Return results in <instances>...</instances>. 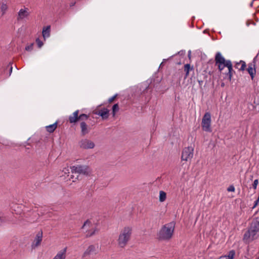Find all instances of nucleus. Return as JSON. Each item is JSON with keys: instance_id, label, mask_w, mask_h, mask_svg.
<instances>
[{"instance_id": "f257e3e1", "label": "nucleus", "mask_w": 259, "mask_h": 259, "mask_svg": "<svg viewBox=\"0 0 259 259\" xmlns=\"http://www.w3.org/2000/svg\"><path fill=\"white\" fill-rule=\"evenodd\" d=\"M132 233L133 228L129 226H125L120 230L117 239V244L119 248H123L127 245Z\"/></svg>"}, {"instance_id": "f03ea898", "label": "nucleus", "mask_w": 259, "mask_h": 259, "mask_svg": "<svg viewBox=\"0 0 259 259\" xmlns=\"http://www.w3.org/2000/svg\"><path fill=\"white\" fill-rule=\"evenodd\" d=\"M259 234V219L253 221L248 230L244 234L243 240L244 242L248 243L258 237Z\"/></svg>"}, {"instance_id": "7ed1b4c3", "label": "nucleus", "mask_w": 259, "mask_h": 259, "mask_svg": "<svg viewBox=\"0 0 259 259\" xmlns=\"http://www.w3.org/2000/svg\"><path fill=\"white\" fill-rule=\"evenodd\" d=\"M174 230V223L170 222L164 225L157 233V238L160 240H169L172 237Z\"/></svg>"}, {"instance_id": "20e7f679", "label": "nucleus", "mask_w": 259, "mask_h": 259, "mask_svg": "<svg viewBox=\"0 0 259 259\" xmlns=\"http://www.w3.org/2000/svg\"><path fill=\"white\" fill-rule=\"evenodd\" d=\"M215 60L216 64L218 65V67L220 71H222L226 67L228 69L229 72H231L232 70L231 62L229 60H226L220 52L217 53Z\"/></svg>"}, {"instance_id": "39448f33", "label": "nucleus", "mask_w": 259, "mask_h": 259, "mask_svg": "<svg viewBox=\"0 0 259 259\" xmlns=\"http://www.w3.org/2000/svg\"><path fill=\"white\" fill-rule=\"evenodd\" d=\"M211 115L208 112L205 113L202 120V129L206 132H211Z\"/></svg>"}, {"instance_id": "423d86ee", "label": "nucleus", "mask_w": 259, "mask_h": 259, "mask_svg": "<svg viewBox=\"0 0 259 259\" xmlns=\"http://www.w3.org/2000/svg\"><path fill=\"white\" fill-rule=\"evenodd\" d=\"M194 148L192 146L185 147L182 153V160L184 161L190 160L193 156Z\"/></svg>"}, {"instance_id": "0eeeda50", "label": "nucleus", "mask_w": 259, "mask_h": 259, "mask_svg": "<svg viewBox=\"0 0 259 259\" xmlns=\"http://www.w3.org/2000/svg\"><path fill=\"white\" fill-rule=\"evenodd\" d=\"M72 173L89 175L91 172L89 167L86 165H77L71 167Z\"/></svg>"}, {"instance_id": "6e6552de", "label": "nucleus", "mask_w": 259, "mask_h": 259, "mask_svg": "<svg viewBox=\"0 0 259 259\" xmlns=\"http://www.w3.org/2000/svg\"><path fill=\"white\" fill-rule=\"evenodd\" d=\"M97 253V247L94 245H90L84 252L82 257L88 259L93 257Z\"/></svg>"}, {"instance_id": "1a4fd4ad", "label": "nucleus", "mask_w": 259, "mask_h": 259, "mask_svg": "<svg viewBox=\"0 0 259 259\" xmlns=\"http://www.w3.org/2000/svg\"><path fill=\"white\" fill-rule=\"evenodd\" d=\"M30 14L29 9L28 8L24 7L19 10L17 14V20L23 21L28 18Z\"/></svg>"}, {"instance_id": "9d476101", "label": "nucleus", "mask_w": 259, "mask_h": 259, "mask_svg": "<svg viewBox=\"0 0 259 259\" xmlns=\"http://www.w3.org/2000/svg\"><path fill=\"white\" fill-rule=\"evenodd\" d=\"M79 147L83 149H91L95 147V143L91 140L84 139L79 143Z\"/></svg>"}, {"instance_id": "9b49d317", "label": "nucleus", "mask_w": 259, "mask_h": 259, "mask_svg": "<svg viewBox=\"0 0 259 259\" xmlns=\"http://www.w3.org/2000/svg\"><path fill=\"white\" fill-rule=\"evenodd\" d=\"M67 247H65L58 251L53 259H66Z\"/></svg>"}, {"instance_id": "f8f14e48", "label": "nucleus", "mask_w": 259, "mask_h": 259, "mask_svg": "<svg viewBox=\"0 0 259 259\" xmlns=\"http://www.w3.org/2000/svg\"><path fill=\"white\" fill-rule=\"evenodd\" d=\"M109 112V110L106 108H104L99 110V111H96L95 114L101 116L102 119H106L108 117Z\"/></svg>"}, {"instance_id": "ddd939ff", "label": "nucleus", "mask_w": 259, "mask_h": 259, "mask_svg": "<svg viewBox=\"0 0 259 259\" xmlns=\"http://www.w3.org/2000/svg\"><path fill=\"white\" fill-rule=\"evenodd\" d=\"M42 241V234H38L36 235L34 240L32 243V247L34 248L38 246Z\"/></svg>"}, {"instance_id": "4468645a", "label": "nucleus", "mask_w": 259, "mask_h": 259, "mask_svg": "<svg viewBox=\"0 0 259 259\" xmlns=\"http://www.w3.org/2000/svg\"><path fill=\"white\" fill-rule=\"evenodd\" d=\"M81 133L82 136L88 134L90 132V128L84 122L80 123Z\"/></svg>"}, {"instance_id": "2eb2a0df", "label": "nucleus", "mask_w": 259, "mask_h": 259, "mask_svg": "<svg viewBox=\"0 0 259 259\" xmlns=\"http://www.w3.org/2000/svg\"><path fill=\"white\" fill-rule=\"evenodd\" d=\"M78 110L75 111L72 115L70 116L69 119L70 123L76 122L78 119Z\"/></svg>"}, {"instance_id": "dca6fc26", "label": "nucleus", "mask_w": 259, "mask_h": 259, "mask_svg": "<svg viewBox=\"0 0 259 259\" xmlns=\"http://www.w3.org/2000/svg\"><path fill=\"white\" fill-rule=\"evenodd\" d=\"M247 71L250 75L251 76V78L253 79L254 77V75L255 73L254 65L253 64H249L248 65V67L247 68Z\"/></svg>"}, {"instance_id": "f3484780", "label": "nucleus", "mask_w": 259, "mask_h": 259, "mask_svg": "<svg viewBox=\"0 0 259 259\" xmlns=\"http://www.w3.org/2000/svg\"><path fill=\"white\" fill-rule=\"evenodd\" d=\"M82 229L85 230L86 231H89L90 229H94L93 225L90 221H87L82 226Z\"/></svg>"}, {"instance_id": "a211bd4d", "label": "nucleus", "mask_w": 259, "mask_h": 259, "mask_svg": "<svg viewBox=\"0 0 259 259\" xmlns=\"http://www.w3.org/2000/svg\"><path fill=\"white\" fill-rule=\"evenodd\" d=\"M235 254L234 250H231L227 255L222 256L218 259H233Z\"/></svg>"}, {"instance_id": "6ab92c4d", "label": "nucleus", "mask_w": 259, "mask_h": 259, "mask_svg": "<svg viewBox=\"0 0 259 259\" xmlns=\"http://www.w3.org/2000/svg\"><path fill=\"white\" fill-rule=\"evenodd\" d=\"M166 198V194L165 192L163 191H160L159 192V200L161 202H164Z\"/></svg>"}, {"instance_id": "aec40b11", "label": "nucleus", "mask_w": 259, "mask_h": 259, "mask_svg": "<svg viewBox=\"0 0 259 259\" xmlns=\"http://www.w3.org/2000/svg\"><path fill=\"white\" fill-rule=\"evenodd\" d=\"M57 128V123H54V124H51L50 125L46 126V129L48 132L50 133L53 132L55 129Z\"/></svg>"}, {"instance_id": "412c9836", "label": "nucleus", "mask_w": 259, "mask_h": 259, "mask_svg": "<svg viewBox=\"0 0 259 259\" xmlns=\"http://www.w3.org/2000/svg\"><path fill=\"white\" fill-rule=\"evenodd\" d=\"M42 35L44 38H47L50 36V27L44 29L42 31Z\"/></svg>"}, {"instance_id": "4be33fe9", "label": "nucleus", "mask_w": 259, "mask_h": 259, "mask_svg": "<svg viewBox=\"0 0 259 259\" xmlns=\"http://www.w3.org/2000/svg\"><path fill=\"white\" fill-rule=\"evenodd\" d=\"M119 110V107L117 104H114L112 107V114L114 116L116 113Z\"/></svg>"}, {"instance_id": "5701e85b", "label": "nucleus", "mask_w": 259, "mask_h": 259, "mask_svg": "<svg viewBox=\"0 0 259 259\" xmlns=\"http://www.w3.org/2000/svg\"><path fill=\"white\" fill-rule=\"evenodd\" d=\"M33 44H31L25 47V50L27 51H31L33 49Z\"/></svg>"}, {"instance_id": "b1692460", "label": "nucleus", "mask_w": 259, "mask_h": 259, "mask_svg": "<svg viewBox=\"0 0 259 259\" xmlns=\"http://www.w3.org/2000/svg\"><path fill=\"white\" fill-rule=\"evenodd\" d=\"M88 118V116L84 114H82L78 117V119L81 120H85L87 119Z\"/></svg>"}, {"instance_id": "393cba45", "label": "nucleus", "mask_w": 259, "mask_h": 259, "mask_svg": "<svg viewBox=\"0 0 259 259\" xmlns=\"http://www.w3.org/2000/svg\"><path fill=\"white\" fill-rule=\"evenodd\" d=\"M239 64L241 65V67H240V69L241 70H244L245 69V67H246V64H245V62H244V61H240Z\"/></svg>"}, {"instance_id": "a878e982", "label": "nucleus", "mask_w": 259, "mask_h": 259, "mask_svg": "<svg viewBox=\"0 0 259 259\" xmlns=\"http://www.w3.org/2000/svg\"><path fill=\"white\" fill-rule=\"evenodd\" d=\"M258 184V180H257V179L255 180L252 184V187L254 190L256 189Z\"/></svg>"}, {"instance_id": "bb28decb", "label": "nucleus", "mask_w": 259, "mask_h": 259, "mask_svg": "<svg viewBox=\"0 0 259 259\" xmlns=\"http://www.w3.org/2000/svg\"><path fill=\"white\" fill-rule=\"evenodd\" d=\"M36 41L39 48H41L43 46V42L39 39H37Z\"/></svg>"}, {"instance_id": "cd10ccee", "label": "nucleus", "mask_w": 259, "mask_h": 259, "mask_svg": "<svg viewBox=\"0 0 259 259\" xmlns=\"http://www.w3.org/2000/svg\"><path fill=\"white\" fill-rule=\"evenodd\" d=\"M227 190L229 191V192H234L235 191V188L233 186H229L228 189H227Z\"/></svg>"}, {"instance_id": "c85d7f7f", "label": "nucleus", "mask_w": 259, "mask_h": 259, "mask_svg": "<svg viewBox=\"0 0 259 259\" xmlns=\"http://www.w3.org/2000/svg\"><path fill=\"white\" fill-rule=\"evenodd\" d=\"M69 168L67 167L63 168V169L62 170V172L64 173V174H67L69 173Z\"/></svg>"}, {"instance_id": "c756f323", "label": "nucleus", "mask_w": 259, "mask_h": 259, "mask_svg": "<svg viewBox=\"0 0 259 259\" xmlns=\"http://www.w3.org/2000/svg\"><path fill=\"white\" fill-rule=\"evenodd\" d=\"M190 67V66L189 64H187L185 65V70H187V74L189 73Z\"/></svg>"}, {"instance_id": "7c9ffc66", "label": "nucleus", "mask_w": 259, "mask_h": 259, "mask_svg": "<svg viewBox=\"0 0 259 259\" xmlns=\"http://www.w3.org/2000/svg\"><path fill=\"white\" fill-rule=\"evenodd\" d=\"M258 202H259V196H258V198H257V199L254 202V204L253 206L252 207V208H255L257 205Z\"/></svg>"}, {"instance_id": "2f4dec72", "label": "nucleus", "mask_w": 259, "mask_h": 259, "mask_svg": "<svg viewBox=\"0 0 259 259\" xmlns=\"http://www.w3.org/2000/svg\"><path fill=\"white\" fill-rule=\"evenodd\" d=\"M116 98V96H114L111 98H110L109 99V102H112L113 101V100H114V99Z\"/></svg>"}, {"instance_id": "473e14b6", "label": "nucleus", "mask_w": 259, "mask_h": 259, "mask_svg": "<svg viewBox=\"0 0 259 259\" xmlns=\"http://www.w3.org/2000/svg\"><path fill=\"white\" fill-rule=\"evenodd\" d=\"M3 223H4V220L2 217L0 216V224H3Z\"/></svg>"}, {"instance_id": "72a5a7b5", "label": "nucleus", "mask_w": 259, "mask_h": 259, "mask_svg": "<svg viewBox=\"0 0 259 259\" xmlns=\"http://www.w3.org/2000/svg\"><path fill=\"white\" fill-rule=\"evenodd\" d=\"M69 179H72V182H75V180L73 179V176H71V177L70 178H69Z\"/></svg>"}, {"instance_id": "f704fd0d", "label": "nucleus", "mask_w": 259, "mask_h": 259, "mask_svg": "<svg viewBox=\"0 0 259 259\" xmlns=\"http://www.w3.org/2000/svg\"><path fill=\"white\" fill-rule=\"evenodd\" d=\"M12 67H11V68H10V71L12 72Z\"/></svg>"}, {"instance_id": "c9c22d12", "label": "nucleus", "mask_w": 259, "mask_h": 259, "mask_svg": "<svg viewBox=\"0 0 259 259\" xmlns=\"http://www.w3.org/2000/svg\"><path fill=\"white\" fill-rule=\"evenodd\" d=\"M94 231H95V230H94ZM94 233H91V235H93Z\"/></svg>"}, {"instance_id": "e433bc0d", "label": "nucleus", "mask_w": 259, "mask_h": 259, "mask_svg": "<svg viewBox=\"0 0 259 259\" xmlns=\"http://www.w3.org/2000/svg\"><path fill=\"white\" fill-rule=\"evenodd\" d=\"M253 1H254L255 0H253Z\"/></svg>"}]
</instances>
